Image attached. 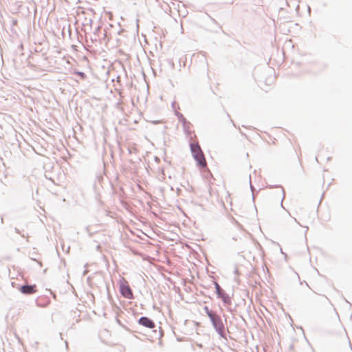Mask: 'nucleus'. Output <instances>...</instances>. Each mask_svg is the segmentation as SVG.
Returning <instances> with one entry per match:
<instances>
[{
	"label": "nucleus",
	"mask_w": 352,
	"mask_h": 352,
	"mask_svg": "<svg viewBox=\"0 0 352 352\" xmlns=\"http://www.w3.org/2000/svg\"><path fill=\"white\" fill-rule=\"evenodd\" d=\"M213 328L217 334L223 338H226V332L225 324L223 322L221 316L216 313L212 317L210 318Z\"/></svg>",
	"instance_id": "f257e3e1"
},
{
	"label": "nucleus",
	"mask_w": 352,
	"mask_h": 352,
	"mask_svg": "<svg viewBox=\"0 0 352 352\" xmlns=\"http://www.w3.org/2000/svg\"><path fill=\"white\" fill-rule=\"evenodd\" d=\"M138 322L140 325L146 328L154 329L156 327L154 321L151 318L146 316L140 317Z\"/></svg>",
	"instance_id": "39448f33"
},
{
	"label": "nucleus",
	"mask_w": 352,
	"mask_h": 352,
	"mask_svg": "<svg viewBox=\"0 0 352 352\" xmlns=\"http://www.w3.org/2000/svg\"><path fill=\"white\" fill-rule=\"evenodd\" d=\"M193 158L196 161L197 166L199 168H204L206 166V159L204 157V153H199L198 154H194L192 155Z\"/></svg>",
	"instance_id": "0eeeda50"
},
{
	"label": "nucleus",
	"mask_w": 352,
	"mask_h": 352,
	"mask_svg": "<svg viewBox=\"0 0 352 352\" xmlns=\"http://www.w3.org/2000/svg\"><path fill=\"white\" fill-rule=\"evenodd\" d=\"M101 29H102V27L101 25H98L94 30V35L95 36V40L97 39V36H99V33L101 31Z\"/></svg>",
	"instance_id": "9b49d317"
},
{
	"label": "nucleus",
	"mask_w": 352,
	"mask_h": 352,
	"mask_svg": "<svg viewBox=\"0 0 352 352\" xmlns=\"http://www.w3.org/2000/svg\"><path fill=\"white\" fill-rule=\"evenodd\" d=\"M215 293L218 298H220L225 306L230 305L232 300L226 291L219 285L217 281H214Z\"/></svg>",
	"instance_id": "7ed1b4c3"
},
{
	"label": "nucleus",
	"mask_w": 352,
	"mask_h": 352,
	"mask_svg": "<svg viewBox=\"0 0 352 352\" xmlns=\"http://www.w3.org/2000/svg\"><path fill=\"white\" fill-rule=\"evenodd\" d=\"M169 63L171 64L172 69L175 68V64L172 60H169Z\"/></svg>",
	"instance_id": "f3484780"
},
{
	"label": "nucleus",
	"mask_w": 352,
	"mask_h": 352,
	"mask_svg": "<svg viewBox=\"0 0 352 352\" xmlns=\"http://www.w3.org/2000/svg\"><path fill=\"white\" fill-rule=\"evenodd\" d=\"M69 248H70V247H69V246H68V247H67V252H68V251L69 250Z\"/></svg>",
	"instance_id": "4be33fe9"
},
{
	"label": "nucleus",
	"mask_w": 352,
	"mask_h": 352,
	"mask_svg": "<svg viewBox=\"0 0 352 352\" xmlns=\"http://www.w3.org/2000/svg\"><path fill=\"white\" fill-rule=\"evenodd\" d=\"M136 22H137V28H138H138H139V24H138V23H139V19H137V20H136Z\"/></svg>",
	"instance_id": "6ab92c4d"
},
{
	"label": "nucleus",
	"mask_w": 352,
	"mask_h": 352,
	"mask_svg": "<svg viewBox=\"0 0 352 352\" xmlns=\"http://www.w3.org/2000/svg\"><path fill=\"white\" fill-rule=\"evenodd\" d=\"M119 291L121 295L127 299H133V293L131 287L129 285V282L123 277H122L119 281Z\"/></svg>",
	"instance_id": "f03ea898"
},
{
	"label": "nucleus",
	"mask_w": 352,
	"mask_h": 352,
	"mask_svg": "<svg viewBox=\"0 0 352 352\" xmlns=\"http://www.w3.org/2000/svg\"><path fill=\"white\" fill-rule=\"evenodd\" d=\"M190 148L192 153V155H194V154H198L199 153H202L201 148L200 146L198 144L195 143H190Z\"/></svg>",
	"instance_id": "6e6552de"
},
{
	"label": "nucleus",
	"mask_w": 352,
	"mask_h": 352,
	"mask_svg": "<svg viewBox=\"0 0 352 352\" xmlns=\"http://www.w3.org/2000/svg\"><path fill=\"white\" fill-rule=\"evenodd\" d=\"M177 117L179 122L182 123L183 126L184 131L185 132V133L187 135H190L191 133L190 129L191 123L188 120H187V119L181 113L177 114Z\"/></svg>",
	"instance_id": "423d86ee"
},
{
	"label": "nucleus",
	"mask_w": 352,
	"mask_h": 352,
	"mask_svg": "<svg viewBox=\"0 0 352 352\" xmlns=\"http://www.w3.org/2000/svg\"><path fill=\"white\" fill-rule=\"evenodd\" d=\"M85 21L86 22L83 23V25H89L90 26H91L92 23H93V20L91 19H87V18H85Z\"/></svg>",
	"instance_id": "4468645a"
},
{
	"label": "nucleus",
	"mask_w": 352,
	"mask_h": 352,
	"mask_svg": "<svg viewBox=\"0 0 352 352\" xmlns=\"http://www.w3.org/2000/svg\"><path fill=\"white\" fill-rule=\"evenodd\" d=\"M223 317L225 318V322H227V316L226 315H223Z\"/></svg>",
	"instance_id": "412c9836"
},
{
	"label": "nucleus",
	"mask_w": 352,
	"mask_h": 352,
	"mask_svg": "<svg viewBox=\"0 0 352 352\" xmlns=\"http://www.w3.org/2000/svg\"><path fill=\"white\" fill-rule=\"evenodd\" d=\"M250 188H251V190L252 192V199H254V197H255V194L254 192V186L252 184V182H251V175H250Z\"/></svg>",
	"instance_id": "ddd939ff"
},
{
	"label": "nucleus",
	"mask_w": 352,
	"mask_h": 352,
	"mask_svg": "<svg viewBox=\"0 0 352 352\" xmlns=\"http://www.w3.org/2000/svg\"><path fill=\"white\" fill-rule=\"evenodd\" d=\"M120 190H122V191H123V188H122V187H120Z\"/></svg>",
	"instance_id": "5701e85b"
},
{
	"label": "nucleus",
	"mask_w": 352,
	"mask_h": 352,
	"mask_svg": "<svg viewBox=\"0 0 352 352\" xmlns=\"http://www.w3.org/2000/svg\"><path fill=\"white\" fill-rule=\"evenodd\" d=\"M204 310L206 316L209 318V319L217 313L216 311L210 309L207 306L204 307Z\"/></svg>",
	"instance_id": "1a4fd4ad"
},
{
	"label": "nucleus",
	"mask_w": 352,
	"mask_h": 352,
	"mask_svg": "<svg viewBox=\"0 0 352 352\" xmlns=\"http://www.w3.org/2000/svg\"><path fill=\"white\" fill-rule=\"evenodd\" d=\"M37 263L40 265V266H42V262L40 261H36Z\"/></svg>",
	"instance_id": "aec40b11"
},
{
	"label": "nucleus",
	"mask_w": 352,
	"mask_h": 352,
	"mask_svg": "<svg viewBox=\"0 0 352 352\" xmlns=\"http://www.w3.org/2000/svg\"><path fill=\"white\" fill-rule=\"evenodd\" d=\"M275 187H277V188H282V193H283V198H282V201L284 199L285 197V190L283 188V187H282L280 185H277Z\"/></svg>",
	"instance_id": "2eb2a0df"
},
{
	"label": "nucleus",
	"mask_w": 352,
	"mask_h": 352,
	"mask_svg": "<svg viewBox=\"0 0 352 352\" xmlns=\"http://www.w3.org/2000/svg\"><path fill=\"white\" fill-rule=\"evenodd\" d=\"M16 24H17V20L16 19L12 20V25H16Z\"/></svg>",
	"instance_id": "a211bd4d"
},
{
	"label": "nucleus",
	"mask_w": 352,
	"mask_h": 352,
	"mask_svg": "<svg viewBox=\"0 0 352 352\" xmlns=\"http://www.w3.org/2000/svg\"><path fill=\"white\" fill-rule=\"evenodd\" d=\"M75 74L81 80H85L87 78V75L83 72L76 71Z\"/></svg>",
	"instance_id": "9d476101"
},
{
	"label": "nucleus",
	"mask_w": 352,
	"mask_h": 352,
	"mask_svg": "<svg viewBox=\"0 0 352 352\" xmlns=\"http://www.w3.org/2000/svg\"><path fill=\"white\" fill-rule=\"evenodd\" d=\"M17 289L21 293L25 295L33 294L36 292V285L35 284H24L19 285Z\"/></svg>",
	"instance_id": "20e7f679"
},
{
	"label": "nucleus",
	"mask_w": 352,
	"mask_h": 352,
	"mask_svg": "<svg viewBox=\"0 0 352 352\" xmlns=\"http://www.w3.org/2000/svg\"><path fill=\"white\" fill-rule=\"evenodd\" d=\"M14 231L16 233L20 234L23 238H29V236L28 234L25 235L24 233H22L21 231L17 228H14Z\"/></svg>",
	"instance_id": "f8f14e48"
},
{
	"label": "nucleus",
	"mask_w": 352,
	"mask_h": 352,
	"mask_svg": "<svg viewBox=\"0 0 352 352\" xmlns=\"http://www.w3.org/2000/svg\"><path fill=\"white\" fill-rule=\"evenodd\" d=\"M234 274L236 276H239V269L237 267H235V270H234Z\"/></svg>",
	"instance_id": "dca6fc26"
}]
</instances>
